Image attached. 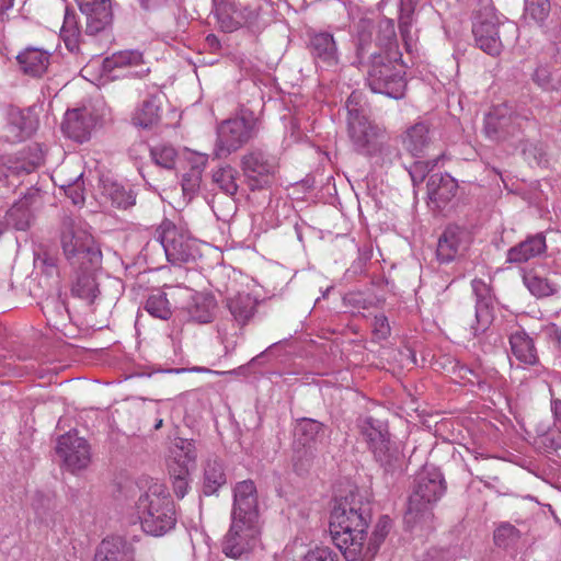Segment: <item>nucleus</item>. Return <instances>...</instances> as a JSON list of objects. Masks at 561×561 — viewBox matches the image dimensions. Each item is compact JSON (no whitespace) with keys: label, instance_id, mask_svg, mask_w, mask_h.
<instances>
[{"label":"nucleus","instance_id":"f257e3e1","mask_svg":"<svg viewBox=\"0 0 561 561\" xmlns=\"http://www.w3.org/2000/svg\"><path fill=\"white\" fill-rule=\"evenodd\" d=\"M371 517V503L357 489L335 497L329 530L346 561H363V540L367 538Z\"/></svg>","mask_w":561,"mask_h":561},{"label":"nucleus","instance_id":"f03ea898","mask_svg":"<svg viewBox=\"0 0 561 561\" xmlns=\"http://www.w3.org/2000/svg\"><path fill=\"white\" fill-rule=\"evenodd\" d=\"M260 536L255 484L251 480L238 482L233 489L231 525L221 542L222 553L239 559L256 547Z\"/></svg>","mask_w":561,"mask_h":561},{"label":"nucleus","instance_id":"7ed1b4c3","mask_svg":"<svg viewBox=\"0 0 561 561\" xmlns=\"http://www.w3.org/2000/svg\"><path fill=\"white\" fill-rule=\"evenodd\" d=\"M136 510L142 530L150 536H164L176 525L174 502L161 483H152L139 496Z\"/></svg>","mask_w":561,"mask_h":561},{"label":"nucleus","instance_id":"20e7f679","mask_svg":"<svg viewBox=\"0 0 561 561\" xmlns=\"http://www.w3.org/2000/svg\"><path fill=\"white\" fill-rule=\"evenodd\" d=\"M358 427L383 472L390 476L401 474L404 458L399 448L390 442L387 425L371 416H366L359 419Z\"/></svg>","mask_w":561,"mask_h":561},{"label":"nucleus","instance_id":"39448f33","mask_svg":"<svg viewBox=\"0 0 561 561\" xmlns=\"http://www.w3.org/2000/svg\"><path fill=\"white\" fill-rule=\"evenodd\" d=\"M446 492L443 473L434 466H424L416 474L409 496L405 520L416 523L442 499Z\"/></svg>","mask_w":561,"mask_h":561},{"label":"nucleus","instance_id":"423d86ee","mask_svg":"<svg viewBox=\"0 0 561 561\" xmlns=\"http://www.w3.org/2000/svg\"><path fill=\"white\" fill-rule=\"evenodd\" d=\"M61 248L70 265L75 268H99L102 252L93 237L73 221L64 222Z\"/></svg>","mask_w":561,"mask_h":561},{"label":"nucleus","instance_id":"0eeeda50","mask_svg":"<svg viewBox=\"0 0 561 561\" xmlns=\"http://www.w3.org/2000/svg\"><path fill=\"white\" fill-rule=\"evenodd\" d=\"M366 81L375 93L399 100L404 96L407 80L403 67L388 55L371 53Z\"/></svg>","mask_w":561,"mask_h":561},{"label":"nucleus","instance_id":"6e6552de","mask_svg":"<svg viewBox=\"0 0 561 561\" xmlns=\"http://www.w3.org/2000/svg\"><path fill=\"white\" fill-rule=\"evenodd\" d=\"M501 28L511 33L517 31L513 23H502L492 5L481 7L474 14L472 22L476 45L490 56L500 55L503 49Z\"/></svg>","mask_w":561,"mask_h":561},{"label":"nucleus","instance_id":"1a4fd4ad","mask_svg":"<svg viewBox=\"0 0 561 561\" xmlns=\"http://www.w3.org/2000/svg\"><path fill=\"white\" fill-rule=\"evenodd\" d=\"M256 131V121L251 115L225 119L217 127L215 154L228 157L252 139Z\"/></svg>","mask_w":561,"mask_h":561},{"label":"nucleus","instance_id":"9d476101","mask_svg":"<svg viewBox=\"0 0 561 561\" xmlns=\"http://www.w3.org/2000/svg\"><path fill=\"white\" fill-rule=\"evenodd\" d=\"M157 242L163 248L167 260L173 265L195 262L199 256V248L187 231L178 228L170 221L160 226Z\"/></svg>","mask_w":561,"mask_h":561},{"label":"nucleus","instance_id":"9b49d317","mask_svg":"<svg viewBox=\"0 0 561 561\" xmlns=\"http://www.w3.org/2000/svg\"><path fill=\"white\" fill-rule=\"evenodd\" d=\"M44 162L39 144H32L15 153L0 156V183L13 185V180L35 171Z\"/></svg>","mask_w":561,"mask_h":561},{"label":"nucleus","instance_id":"f8f14e48","mask_svg":"<svg viewBox=\"0 0 561 561\" xmlns=\"http://www.w3.org/2000/svg\"><path fill=\"white\" fill-rule=\"evenodd\" d=\"M327 427L323 423L308 417L297 421L294 427V449L301 467L310 465L316 454L325 445Z\"/></svg>","mask_w":561,"mask_h":561},{"label":"nucleus","instance_id":"ddd939ff","mask_svg":"<svg viewBox=\"0 0 561 561\" xmlns=\"http://www.w3.org/2000/svg\"><path fill=\"white\" fill-rule=\"evenodd\" d=\"M348 137L354 149L365 156H377L389 151L386 130L367 117L347 124Z\"/></svg>","mask_w":561,"mask_h":561},{"label":"nucleus","instance_id":"4468645a","mask_svg":"<svg viewBox=\"0 0 561 561\" xmlns=\"http://www.w3.org/2000/svg\"><path fill=\"white\" fill-rule=\"evenodd\" d=\"M277 167L276 157L260 148L252 149L241 159V169L252 190L270 184Z\"/></svg>","mask_w":561,"mask_h":561},{"label":"nucleus","instance_id":"2eb2a0df","mask_svg":"<svg viewBox=\"0 0 561 561\" xmlns=\"http://www.w3.org/2000/svg\"><path fill=\"white\" fill-rule=\"evenodd\" d=\"M527 118L515 114L506 104L493 107L484 118V133L488 138L504 141L514 138Z\"/></svg>","mask_w":561,"mask_h":561},{"label":"nucleus","instance_id":"dca6fc26","mask_svg":"<svg viewBox=\"0 0 561 561\" xmlns=\"http://www.w3.org/2000/svg\"><path fill=\"white\" fill-rule=\"evenodd\" d=\"M213 5L219 27L227 33L251 26L257 19L256 8L242 4L238 0H213Z\"/></svg>","mask_w":561,"mask_h":561},{"label":"nucleus","instance_id":"f3484780","mask_svg":"<svg viewBox=\"0 0 561 561\" xmlns=\"http://www.w3.org/2000/svg\"><path fill=\"white\" fill-rule=\"evenodd\" d=\"M56 454L71 473L85 469L91 461L88 442L77 433L68 432L57 440Z\"/></svg>","mask_w":561,"mask_h":561},{"label":"nucleus","instance_id":"a211bd4d","mask_svg":"<svg viewBox=\"0 0 561 561\" xmlns=\"http://www.w3.org/2000/svg\"><path fill=\"white\" fill-rule=\"evenodd\" d=\"M469 244V232L459 226L450 225L438 238L436 257L439 263H450L463 255Z\"/></svg>","mask_w":561,"mask_h":561},{"label":"nucleus","instance_id":"6ab92c4d","mask_svg":"<svg viewBox=\"0 0 561 561\" xmlns=\"http://www.w3.org/2000/svg\"><path fill=\"white\" fill-rule=\"evenodd\" d=\"M309 49L318 67L325 69L337 67L340 53L331 33L325 31L309 33Z\"/></svg>","mask_w":561,"mask_h":561},{"label":"nucleus","instance_id":"aec40b11","mask_svg":"<svg viewBox=\"0 0 561 561\" xmlns=\"http://www.w3.org/2000/svg\"><path fill=\"white\" fill-rule=\"evenodd\" d=\"M80 11L87 16L88 34L94 35L105 30L113 20L111 0H76Z\"/></svg>","mask_w":561,"mask_h":561},{"label":"nucleus","instance_id":"412c9836","mask_svg":"<svg viewBox=\"0 0 561 561\" xmlns=\"http://www.w3.org/2000/svg\"><path fill=\"white\" fill-rule=\"evenodd\" d=\"M472 291L476 296V321L477 327H472L473 334L484 332L493 321L492 295L489 285L482 279L474 278L471 282Z\"/></svg>","mask_w":561,"mask_h":561},{"label":"nucleus","instance_id":"4be33fe9","mask_svg":"<svg viewBox=\"0 0 561 561\" xmlns=\"http://www.w3.org/2000/svg\"><path fill=\"white\" fill-rule=\"evenodd\" d=\"M36 128V121L30 111L11 106L7 112L5 139L10 142L22 141Z\"/></svg>","mask_w":561,"mask_h":561},{"label":"nucleus","instance_id":"5701e85b","mask_svg":"<svg viewBox=\"0 0 561 561\" xmlns=\"http://www.w3.org/2000/svg\"><path fill=\"white\" fill-rule=\"evenodd\" d=\"M547 251L546 237L539 232L528 236L525 240L510 248L506 253V262L511 264L526 263L533 259L542 256Z\"/></svg>","mask_w":561,"mask_h":561},{"label":"nucleus","instance_id":"b1692460","mask_svg":"<svg viewBox=\"0 0 561 561\" xmlns=\"http://www.w3.org/2000/svg\"><path fill=\"white\" fill-rule=\"evenodd\" d=\"M402 145L415 158L428 154L434 146L430 127L425 123L414 124L403 134Z\"/></svg>","mask_w":561,"mask_h":561},{"label":"nucleus","instance_id":"393cba45","mask_svg":"<svg viewBox=\"0 0 561 561\" xmlns=\"http://www.w3.org/2000/svg\"><path fill=\"white\" fill-rule=\"evenodd\" d=\"M38 191H32L15 202L5 214V225L15 230L25 231L34 220L31 206L34 204Z\"/></svg>","mask_w":561,"mask_h":561},{"label":"nucleus","instance_id":"a878e982","mask_svg":"<svg viewBox=\"0 0 561 561\" xmlns=\"http://www.w3.org/2000/svg\"><path fill=\"white\" fill-rule=\"evenodd\" d=\"M426 187L431 202L442 207L455 197L458 184L449 174L433 173L430 175Z\"/></svg>","mask_w":561,"mask_h":561},{"label":"nucleus","instance_id":"bb28decb","mask_svg":"<svg viewBox=\"0 0 561 561\" xmlns=\"http://www.w3.org/2000/svg\"><path fill=\"white\" fill-rule=\"evenodd\" d=\"M81 273L77 276V279L72 286L73 296L85 300L89 305L100 306L103 298L100 295L99 283L96 282L98 268H79ZM96 308L93 309L95 311Z\"/></svg>","mask_w":561,"mask_h":561},{"label":"nucleus","instance_id":"cd10ccee","mask_svg":"<svg viewBox=\"0 0 561 561\" xmlns=\"http://www.w3.org/2000/svg\"><path fill=\"white\" fill-rule=\"evenodd\" d=\"M99 561H135V548L122 537L102 540L96 554Z\"/></svg>","mask_w":561,"mask_h":561},{"label":"nucleus","instance_id":"c85d7f7f","mask_svg":"<svg viewBox=\"0 0 561 561\" xmlns=\"http://www.w3.org/2000/svg\"><path fill=\"white\" fill-rule=\"evenodd\" d=\"M21 70L31 77H42L48 69L50 54L46 50L30 47L16 57Z\"/></svg>","mask_w":561,"mask_h":561},{"label":"nucleus","instance_id":"c756f323","mask_svg":"<svg viewBox=\"0 0 561 561\" xmlns=\"http://www.w3.org/2000/svg\"><path fill=\"white\" fill-rule=\"evenodd\" d=\"M105 68L108 70L116 68L128 69L127 73L136 77L148 72V69L144 67L142 54L138 50H125L114 54L105 60Z\"/></svg>","mask_w":561,"mask_h":561},{"label":"nucleus","instance_id":"7c9ffc66","mask_svg":"<svg viewBox=\"0 0 561 561\" xmlns=\"http://www.w3.org/2000/svg\"><path fill=\"white\" fill-rule=\"evenodd\" d=\"M257 301L250 294L239 293L226 300V307L233 320L240 324H247L255 314Z\"/></svg>","mask_w":561,"mask_h":561},{"label":"nucleus","instance_id":"2f4dec72","mask_svg":"<svg viewBox=\"0 0 561 561\" xmlns=\"http://www.w3.org/2000/svg\"><path fill=\"white\" fill-rule=\"evenodd\" d=\"M227 483L225 466L218 457H209L204 466L203 493L213 495Z\"/></svg>","mask_w":561,"mask_h":561},{"label":"nucleus","instance_id":"473e14b6","mask_svg":"<svg viewBox=\"0 0 561 561\" xmlns=\"http://www.w3.org/2000/svg\"><path fill=\"white\" fill-rule=\"evenodd\" d=\"M62 127L70 138L80 142L87 140L91 128L87 110L76 108L68 111Z\"/></svg>","mask_w":561,"mask_h":561},{"label":"nucleus","instance_id":"72a5a7b5","mask_svg":"<svg viewBox=\"0 0 561 561\" xmlns=\"http://www.w3.org/2000/svg\"><path fill=\"white\" fill-rule=\"evenodd\" d=\"M60 37L69 51H79L81 43L79 16L73 9L68 7H65L64 11V22L60 28Z\"/></svg>","mask_w":561,"mask_h":561},{"label":"nucleus","instance_id":"f704fd0d","mask_svg":"<svg viewBox=\"0 0 561 561\" xmlns=\"http://www.w3.org/2000/svg\"><path fill=\"white\" fill-rule=\"evenodd\" d=\"M186 309L191 321L208 323L214 318L216 301L211 295L195 294Z\"/></svg>","mask_w":561,"mask_h":561},{"label":"nucleus","instance_id":"c9c22d12","mask_svg":"<svg viewBox=\"0 0 561 561\" xmlns=\"http://www.w3.org/2000/svg\"><path fill=\"white\" fill-rule=\"evenodd\" d=\"M391 528V519L387 515L379 517L370 538L363 540V561H371L377 554Z\"/></svg>","mask_w":561,"mask_h":561},{"label":"nucleus","instance_id":"e433bc0d","mask_svg":"<svg viewBox=\"0 0 561 561\" xmlns=\"http://www.w3.org/2000/svg\"><path fill=\"white\" fill-rule=\"evenodd\" d=\"M173 463L175 468L184 467L191 469L195 466L197 459V450L193 439L182 437L174 438L172 447Z\"/></svg>","mask_w":561,"mask_h":561},{"label":"nucleus","instance_id":"4c0bfd02","mask_svg":"<svg viewBox=\"0 0 561 561\" xmlns=\"http://www.w3.org/2000/svg\"><path fill=\"white\" fill-rule=\"evenodd\" d=\"M160 100L151 96L142 102L140 107L135 112L133 122L142 128H149L156 125L160 119Z\"/></svg>","mask_w":561,"mask_h":561},{"label":"nucleus","instance_id":"58836bf2","mask_svg":"<svg viewBox=\"0 0 561 561\" xmlns=\"http://www.w3.org/2000/svg\"><path fill=\"white\" fill-rule=\"evenodd\" d=\"M103 195L117 208L126 209L136 203L133 191L116 182H105L103 184Z\"/></svg>","mask_w":561,"mask_h":561},{"label":"nucleus","instance_id":"ea45409f","mask_svg":"<svg viewBox=\"0 0 561 561\" xmlns=\"http://www.w3.org/2000/svg\"><path fill=\"white\" fill-rule=\"evenodd\" d=\"M419 0H400L399 27L402 39L409 51L412 48L413 34L411 27L414 22L415 8Z\"/></svg>","mask_w":561,"mask_h":561},{"label":"nucleus","instance_id":"a19ab883","mask_svg":"<svg viewBox=\"0 0 561 561\" xmlns=\"http://www.w3.org/2000/svg\"><path fill=\"white\" fill-rule=\"evenodd\" d=\"M55 500L50 494L36 491L32 500V508L39 524L50 526L54 524Z\"/></svg>","mask_w":561,"mask_h":561},{"label":"nucleus","instance_id":"79ce46f5","mask_svg":"<svg viewBox=\"0 0 561 561\" xmlns=\"http://www.w3.org/2000/svg\"><path fill=\"white\" fill-rule=\"evenodd\" d=\"M523 283L530 291V294L537 298L551 296L558 290L557 284L533 271L524 273Z\"/></svg>","mask_w":561,"mask_h":561},{"label":"nucleus","instance_id":"37998d69","mask_svg":"<svg viewBox=\"0 0 561 561\" xmlns=\"http://www.w3.org/2000/svg\"><path fill=\"white\" fill-rule=\"evenodd\" d=\"M43 309L48 325L56 329L57 331H61V328L65 327L69 321V312L67 306L59 299L47 301Z\"/></svg>","mask_w":561,"mask_h":561},{"label":"nucleus","instance_id":"c03bdc74","mask_svg":"<svg viewBox=\"0 0 561 561\" xmlns=\"http://www.w3.org/2000/svg\"><path fill=\"white\" fill-rule=\"evenodd\" d=\"M144 309L153 318L160 320H168L172 316L171 305L167 298V295L161 291L151 294L145 305Z\"/></svg>","mask_w":561,"mask_h":561},{"label":"nucleus","instance_id":"a18cd8bd","mask_svg":"<svg viewBox=\"0 0 561 561\" xmlns=\"http://www.w3.org/2000/svg\"><path fill=\"white\" fill-rule=\"evenodd\" d=\"M237 176L238 171L236 169L225 165L214 172L213 181L225 194L233 196L238 191Z\"/></svg>","mask_w":561,"mask_h":561},{"label":"nucleus","instance_id":"49530a36","mask_svg":"<svg viewBox=\"0 0 561 561\" xmlns=\"http://www.w3.org/2000/svg\"><path fill=\"white\" fill-rule=\"evenodd\" d=\"M150 154L154 163L163 169L172 170L175 167L178 151L171 145H157L150 149Z\"/></svg>","mask_w":561,"mask_h":561},{"label":"nucleus","instance_id":"de8ad7c7","mask_svg":"<svg viewBox=\"0 0 561 561\" xmlns=\"http://www.w3.org/2000/svg\"><path fill=\"white\" fill-rule=\"evenodd\" d=\"M345 107L347 111V124L366 117L364 98L358 91H353L350 94L346 100Z\"/></svg>","mask_w":561,"mask_h":561},{"label":"nucleus","instance_id":"09e8293b","mask_svg":"<svg viewBox=\"0 0 561 561\" xmlns=\"http://www.w3.org/2000/svg\"><path fill=\"white\" fill-rule=\"evenodd\" d=\"M522 152L529 163L540 165L546 161V148L540 141L520 140Z\"/></svg>","mask_w":561,"mask_h":561},{"label":"nucleus","instance_id":"8fccbe9b","mask_svg":"<svg viewBox=\"0 0 561 561\" xmlns=\"http://www.w3.org/2000/svg\"><path fill=\"white\" fill-rule=\"evenodd\" d=\"M400 355V363L402 367L411 369L413 367L420 366L425 367L432 364L436 359V353H398Z\"/></svg>","mask_w":561,"mask_h":561},{"label":"nucleus","instance_id":"3c124183","mask_svg":"<svg viewBox=\"0 0 561 561\" xmlns=\"http://www.w3.org/2000/svg\"><path fill=\"white\" fill-rule=\"evenodd\" d=\"M169 468L173 491L179 499H183L186 495L188 489L187 478L190 469H185V466L180 468L170 466Z\"/></svg>","mask_w":561,"mask_h":561},{"label":"nucleus","instance_id":"603ef678","mask_svg":"<svg viewBox=\"0 0 561 561\" xmlns=\"http://www.w3.org/2000/svg\"><path fill=\"white\" fill-rule=\"evenodd\" d=\"M202 182V170L198 167L192 168L182 176V191L188 199L198 192Z\"/></svg>","mask_w":561,"mask_h":561},{"label":"nucleus","instance_id":"864d4df0","mask_svg":"<svg viewBox=\"0 0 561 561\" xmlns=\"http://www.w3.org/2000/svg\"><path fill=\"white\" fill-rule=\"evenodd\" d=\"M357 33V57L362 60L366 54H368V47L371 44V31L374 25L369 21H360Z\"/></svg>","mask_w":561,"mask_h":561},{"label":"nucleus","instance_id":"5fc2aeb1","mask_svg":"<svg viewBox=\"0 0 561 561\" xmlns=\"http://www.w3.org/2000/svg\"><path fill=\"white\" fill-rule=\"evenodd\" d=\"M525 12L534 21L541 24L550 12V2L549 0H526Z\"/></svg>","mask_w":561,"mask_h":561},{"label":"nucleus","instance_id":"6e6d98bb","mask_svg":"<svg viewBox=\"0 0 561 561\" xmlns=\"http://www.w3.org/2000/svg\"><path fill=\"white\" fill-rule=\"evenodd\" d=\"M437 158L432 160H416L409 168L408 172L411 176L413 185L421 184L430 171L436 165Z\"/></svg>","mask_w":561,"mask_h":561},{"label":"nucleus","instance_id":"4d7b16f0","mask_svg":"<svg viewBox=\"0 0 561 561\" xmlns=\"http://www.w3.org/2000/svg\"><path fill=\"white\" fill-rule=\"evenodd\" d=\"M83 173L78 174L75 180L60 184L65 194L72 201L75 205L84 203Z\"/></svg>","mask_w":561,"mask_h":561},{"label":"nucleus","instance_id":"13d9d810","mask_svg":"<svg viewBox=\"0 0 561 561\" xmlns=\"http://www.w3.org/2000/svg\"><path fill=\"white\" fill-rule=\"evenodd\" d=\"M518 537V530L511 524H503L494 531V542L499 547H507Z\"/></svg>","mask_w":561,"mask_h":561},{"label":"nucleus","instance_id":"bf43d9fd","mask_svg":"<svg viewBox=\"0 0 561 561\" xmlns=\"http://www.w3.org/2000/svg\"><path fill=\"white\" fill-rule=\"evenodd\" d=\"M396 42L394 24L391 20H383L379 23L378 45L390 48Z\"/></svg>","mask_w":561,"mask_h":561},{"label":"nucleus","instance_id":"052dcab7","mask_svg":"<svg viewBox=\"0 0 561 561\" xmlns=\"http://www.w3.org/2000/svg\"><path fill=\"white\" fill-rule=\"evenodd\" d=\"M511 351H534L533 339L524 331H516L510 336Z\"/></svg>","mask_w":561,"mask_h":561},{"label":"nucleus","instance_id":"680f3d73","mask_svg":"<svg viewBox=\"0 0 561 561\" xmlns=\"http://www.w3.org/2000/svg\"><path fill=\"white\" fill-rule=\"evenodd\" d=\"M507 358L511 366H516L517 368H526L539 363L537 353H507Z\"/></svg>","mask_w":561,"mask_h":561},{"label":"nucleus","instance_id":"e2e57ef3","mask_svg":"<svg viewBox=\"0 0 561 561\" xmlns=\"http://www.w3.org/2000/svg\"><path fill=\"white\" fill-rule=\"evenodd\" d=\"M304 561H339V559L330 548L317 547L305 556Z\"/></svg>","mask_w":561,"mask_h":561},{"label":"nucleus","instance_id":"0e129e2a","mask_svg":"<svg viewBox=\"0 0 561 561\" xmlns=\"http://www.w3.org/2000/svg\"><path fill=\"white\" fill-rule=\"evenodd\" d=\"M33 347H45V348H53L56 351H61L66 347H72V345L68 344L61 335L50 336L48 334H45L42 336V342L37 345H33Z\"/></svg>","mask_w":561,"mask_h":561},{"label":"nucleus","instance_id":"69168bd1","mask_svg":"<svg viewBox=\"0 0 561 561\" xmlns=\"http://www.w3.org/2000/svg\"><path fill=\"white\" fill-rule=\"evenodd\" d=\"M57 257L48 252H43L35 259V263L39 264L47 275H53L57 272Z\"/></svg>","mask_w":561,"mask_h":561},{"label":"nucleus","instance_id":"338daca9","mask_svg":"<svg viewBox=\"0 0 561 561\" xmlns=\"http://www.w3.org/2000/svg\"><path fill=\"white\" fill-rule=\"evenodd\" d=\"M559 440V435H556L553 432H548L539 437L538 444L540 447H543L546 451H552L561 447Z\"/></svg>","mask_w":561,"mask_h":561},{"label":"nucleus","instance_id":"774afa93","mask_svg":"<svg viewBox=\"0 0 561 561\" xmlns=\"http://www.w3.org/2000/svg\"><path fill=\"white\" fill-rule=\"evenodd\" d=\"M546 339L550 341L549 347L561 348V329L556 324H551L543 331Z\"/></svg>","mask_w":561,"mask_h":561}]
</instances>
